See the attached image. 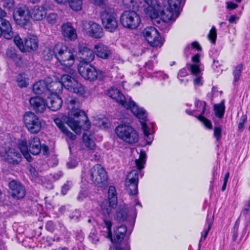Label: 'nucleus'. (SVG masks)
<instances>
[{
	"mask_svg": "<svg viewBox=\"0 0 250 250\" xmlns=\"http://www.w3.org/2000/svg\"><path fill=\"white\" fill-rule=\"evenodd\" d=\"M6 13L0 8V37L3 35L7 39H11L14 36L11 24L8 21L4 19Z\"/></svg>",
	"mask_w": 250,
	"mask_h": 250,
	"instance_id": "16",
	"label": "nucleus"
},
{
	"mask_svg": "<svg viewBox=\"0 0 250 250\" xmlns=\"http://www.w3.org/2000/svg\"><path fill=\"white\" fill-rule=\"evenodd\" d=\"M143 34L149 44L153 47H161L163 42L155 27L148 26L144 29Z\"/></svg>",
	"mask_w": 250,
	"mask_h": 250,
	"instance_id": "13",
	"label": "nucleus"
},
{
	"mask_svg": "<svg viewBox=\"0 0 250 250\" xmlns=\"http://www.w3.org/2000/svg\"><path fill=\"white\" fill-rule=\"evenodd\" d=\"M78 165V162L75 159H70L66 163V166L69 168H73L75 167Z\"/></svg>",
	"mask_w": 250,
	"mask_h": 250,
	"instance_id": "54",
	"label": "nucleus"
},
{
	"mask_svg": "<svg viewBox=\"0 0 250 250\" xmlns=\"http://www.w3.org/2000/svg\"><path fill=\"white\" fill-rule=\"evenodd\" d=\"M47 14V5L35 6L30 12L31 18L36 21H40L45 18Z\"/></svg>",
	"mask_w": 250,
	"mask_h": 250,
	"instance_id": "24",
	"label": "nucleus"
},
{
	"mask_svg": "<svg viewBox=\"0 0 250 250\" xmlns=\"http://www.w3.org/2000/svg\"><path fill=\"white\" fill-rule=\"evenodd\" d=\"M86 33L90 37L96 38H101L104 35L103 29L100 25L92 21H89L84 25Z\"/></svg>",
	"mask_w": 250,
	"mask_h": 250,
	"instance_id": "21",
	"label": "nucleus"
},
{
	"mask_svg": "<svg viewBox=\"0 0 250 250\" xmlns=\"http://www.w3.org/2000/svg\"><path fill=\"white\" fill-rule=\"evenodd\" d=\"M32 109L37 113H43L45 110V103L44 100L39 96L32 97L29 100Z\"/></svg>",
	"mask_w": 250,
	"mask_h": 250,
	"instance_id": "23",
	"label": "nucleus"
},
{
	"mask_svg": "<svg viewBox=\"0 0 250 250\" xmlns=\"http://www.w3.org/2000/svg\"><path fill=\"white\" fill-rule=\"evenodd\" d=\"M28 80L25 73L19 74L17 77L18 85L21 87H27L29 84Z\"/></svg>",
	"mask_w": 250,
	"mask_h": 250,
	"instance_id": "37",
	"label": "nucleus"
},
{
	"mask_svg": "<svg viewBox=\"0 0 250 250\" xmlns=\"http://www.w3.org/2000/svg\"><path fill=\"white\" fill-rule=\"evenodd\" d=\"M96 5L103 6L104 5L105 0H92Z\"/></svg>",
	"mask_w": 250,
	"mask_h": 250,
	"instance_id": "64",
	"label": "nucleus"
},
{
	"mask_svg": "<svg viewBox=\"0 0 250 250\" xmlns=\"http://www.w3.org/2000/svg\"><path fill=\"white\" fill-rule=\"evenodd\" d=\"M57 21V15L55 13H50L48 15V23L54 24Z\"/></svg>",
	"mask_w": 250,
	"mask_h": 250,
	"instance_id": "53",
	"label": "nucleus"
},
{
	"mask_svg": "<svg viewBox=\"0 0 250 250\" xmlns=\"http://www.w3.org/2000/svg\"><path fill=\"white\" fill-rule=\"evenodd\" d=\"M0 154L10 164L17 165L21 162V153L13 148L1 146L0 147Z\"/></svg>",
	"mask_w": 250,
	"mask_h": 250,
	"instance_id": "15",
	"label": "nucleus"
},
{
	"mask_svg": "<svg viewBox=\"0 0 250 250\" xmlns=\"http://www.w3.org/2000/svg\"><path fill=\"white\" fill-rule=\"evenodd\" d=\"M179 15V9L170 7L167 4H163L162 8L160 5L158 17H160L165 22L175 21Z\"/></svg>",
	"mask_w": 250,
	"mask_h": 250,
	"instance_id": "14",
	"label": "nucleus"
},
{
	"mask_svg": "<svg viewBox=\"0 0 250 250\" xmlns=\"http://www.w3.org/2000/svg\"><path fill=\"white\" fill-rule=\"evenodd\" d=\"M115 250H130V246L127 242H124L121 244H116L114 247Z\"/></svg>",
	"mask_w": 250,
	"mask_h": 250,
	"instance_id": "46",
	"label": "nucleus"
},
{
	"mask_svg": "<svg viewBox=\"0 0 250 250\" xmlns=\"http://www.w3.org/2000/svg\"><path fill=\"white\" fill-rule=\"evenodd\" d=\"M104 224L107 230L106 237L110 239L112 243H118L123 240L127 231L125 226L121 225L116 230H114V238H113L111 232V221L109 220L104 219Z\"/></svg>",
	"mask_w": 250,
	"mask_h": 250,
	"instance_id": "10",
	"label": "nucleus"
},
{
	"mask_svg": "<svg viewBox=\"0 0 250 250\" xmlns=\"http://www.w3.org/2000/svg\"><path fill=\"white\" fill-rule=\"evenodd\" d=\"M188 71L186 68H183L180 69L178 74V78L184 77L188 75Z\"/></svg>",
	"mask_w": 250,
	"mask_h": 250,
	"instance_id": "58",
	"label": "nucleus"
},
{
	"mask_svg": "<svg viewBox=\"0 0 250 250\" xmlns=\"http://www.w3.org/2000/svg\"><path fill=\"white\" fill-rule=\"evenodd\" d=\"M199 54H196L192 58V61L194 64H189L188 69L190 71L191 74L194 75H199L201 74V69L199 68V63H200Z\"/></svg>",
	"mask_w": 250,
	"mask_h": 250,
	"instance_id": "29",
	"label": "nucleus"
},
{
	"mask_svg": "<svg viewBox=\"0 0 250 250\" xmlns=\"http://www.w3.org/2000/svg\"><path fill=\"white\" fill-rule=\"evenodd\" d=\"M155 74L153 77H157L160 79L166 80L168 78V76L162 71L156 72Z\"/></svg>",
	"mask_w": 250,
	"mask_h": 250,
	"instance_id": "55",
	"label": "nucleus"
},
{
	"mask_svg": "<svg viewBox=\"0 0 250 250\" xmlns=\"http://www.w3.org/2000/svg\"><path fill=\"white\" fill-rule=\"evenodd\" d=\"M23 121L27 130L32 134L38 133L41 129V122L37 116L31 111L26 112L23 116Z\"/></svg>",
	"mask_w": 250,
	"mask_h": 250,
	"instance_id": "11",
	"label": "nucleus"
},
{
	"mask_svg": "<svg viewBox=\"0 0 250 250\" xmlns=\"http://www.w3.org/2000/svg\"><path fill=\"white\" fill-rule=\"evenodd\" d=\"M195 106L196 109L194 110V112L197 114L194 116L202 122L206 128L211 129L212 125L210 121L203 116L206 109V103L205 102L197 101L195 103Z\"/></svg>",
	"mask_w": 250,
	"mask_h": 250,
	"instance_id": "17",
	"label": "nucleus"
},
{
	"mask_svg": "<svg viewBox=\"0 0 250 250\" xmlns=\"http://www.w3.org/2000/svg\"><path fill=\"white\" fill-rule=\"evenodd\" d=\"M78 71L80 74L85 79L94 81L97 79L102 80L104 75L102 71L97 70L96 68L89 64H79Z\"/></svg>",
	"mask_w": 250,
	"mask_h": 250,
	"instance_id": "7",
	"label": "nucleus"
},
{
	"mask_svg": "<svg viewBox=\"0 0 250 250\" xmlns=\"http://www.w3.org/2000/svg\"><path fill=\"white\" fill-rule=\"evenodd\" d=\"M63 175V173L62 171H59L58 173L52 175V174H50V176H52V178L55 181L59 179L60 177H61Z\"/></svg>",
	"mask_w": 250,
	"mask_h": 250,
	"instance_id": "60",
	"label": "nucleus"
},
{
	"mask_svg": "<svg viewBox=\"0 0 250 250\" xmlns=\"http://www.w3.org/2000/svg\"><path fill=\"white\" fill-rule=\"evenodd\" d=\"M14 0H3V6L10 8L14 6Z\"/></svg>",
	"mask_w": 250,
	"mask_h": 250,
	"instance_id": "56",
	"label": "nucleus"
},
{
	"mask_svg": "<svg viewBox=\"0 0 250 250\" xmlns=\"http://www.w3.org/2000/svg\"><path fill=\"white\" fill-rule=\"evenodd\" d=\"M63 131L62 132L65 135V136L69 139L71 141H74L76 139V135L74 134L73 133L70 132L67 128L66 127L65 129H63Z\"/></svg>",
	"mask_w": 250,
	"mask_h": 250,
	"instance_id": "50",
	"label": "nucleus"
},
{
	"mask_svg": "<svg viewBox=\"0 0 250 250\" xmlns=\"http://www.w3.org/2000/svg\"><path fill=\"white\" fill-rule=\"evenodd\" d=\"M222 127L221 126H215L214 128L213 135L217 141L221 138Z\"/></svg>",
	"mask_w": 250,
	"mask_h": 250,
	"instance_id": "48",
	"label": "nucleus"
},
{
	"mask_svg": "<svg viewBox=\"0 0 250 250\" xmlns=\"http://www.w3.org/2000/svg\"><path fill=\"white\" fill-rule=\"evenodd\" d=\"M115 133L124 142L129 144H134L139 141V133L132 126L121 124L116 126Z\"/></svg>",
	"mask_w": 250,
	"mask_h": 250,
	"instance_id": "5",
	"label": "nucleus"
},
{
	"mask_svg": "<svg viewBox=\"0 0 250 250\" xmlns=\"http://www.w3.org/2000/svg\"><path fill=\"white\" fill-rule=\"evenodd\" d=\"M47 90V82L44 80L39 81L33 85V91L36 94H42Z\"/></svg>",
	"mask_w": 250,
	"mask_h": 250,
	"instance_id": "31",
	"label": "nucleus"
},
{
	"mask_svg": "<svg viewBox=\"0 0 250 250\" xmlns=\"http://www.w3.org/2000/svg\"><path fill=\"white\" fill-rule=\"evenodd\" d=\"M191 48H195L198 51L201 50V47L197 42H193L191 44Z\"/></svg>",
	"mask_w": 250,
	"mask_h": 250,
	"instance_id": "63",
	"label": "nucleus"
},
{
	"mask_svg": "<svg viewBox=\"0 0 250 250\" xmlns=\"http://www.w3.org/2000/svg\"><path fill=\"white\" fill-rule=\"evenodd\" d=\"M120 22L124 27L134 29L138 27L141 22V19L136 12L128 10L122 13L120 17Z\"/></svg>",
	"mask_w": 250,
	"mask_h": 250,
	"instance_id": "8",
	"label": "nucleus"
},
{
	"mask_svg": "<svg viewBox=\"0 0 250 250\" xmlns=\"http://www.w3.org/2000/svg\"><path fill=\"white\" fill-rule=\"evenodd\" d=\"M62 31L63 36L66 39L72 41L77 38L76 31L70 22L62 24Z\"/></svg>",
	"mask_w": 250,
	"mask_h": 250,
	"instance_id": "26",
	"label": "nucleus"
},
{
	"mask_svg": "<svg viewBox=\"0 0 250 250\" xmlns=\"http://www.w3.org/2000/svg\"><path fill=\"white\" fill-rule=\"evenodd\" d=\"M108 199L110 207L106 209L108 214L111 212L112 208H114L117 205V196L114 186H110L108 190Z\"/></svg>",
	"mask_w": 250,
	"mask_h": 250,
	"instance_id": "25",
	"label": "nucleus"
},
{
	"mask_svg": "<svg viewBox=\"0 0 250 250\" xmlns=\"http://www.w3.org/2000/svg\"><path fill=\"white\" fill-rule=\"evenodd\" d=\"M70 7L75 11H79L82 9V0H68Z\"/></svg>",
	"mask_w": 250,
	"mask_h": 250,
	"instance_id": "41",
	"label": "nucleus"
},
{
	"mask_svg": "<svg viewBox=\"0 0 250 250\" xmlns=\"http://www.w3.org/2000/svg\"><path fill=\"white\" fill-rule=\"evenodd\" d=\"M72 186V183L70 181L66 182L62 187L61 192L63 195L66 194L67 191Z\"/></svg>",
	"mask_w": 250,
	"mask_h": 250,
	"instance_id": "49",
	"label": "nucleus"
},
{
	"mask_svg": "<svg viewBox=\"0 0 250 250\" xmlns=\"http://www.w3.org/2000/svg\"><path fill=\"white\" fill-rule=\"evenodd\" d=\"M14 42L17 46L22 52H25V48L24 47V43L23 44L21 39L19 36H16L14 39Z\"/></svg>",
	"mask_w": 250,
	"mask_h": 250,
	"instance_id": "43",
	"label": "nucleus"
},
{
	"mask_svg": "<svg viewBox=\"0 0 250 250\" xmlns=\"http://www.w3.org/2000/svg\"><path fill=\"white\" fill-rule=\"evenodd\" d=\"M9 188L11 196L15 199H21L26 194L24 186L19 181L13 180L9 183Z\"/></svg>",
	"mask_w": 250,
	"mask_h": 250,
	"instance_id": "18",
	"label": "nucleus"
},
{
	"mask_svg": "<svg viewBox=\"0 0 250 250\" xmlns=\"http://www.w3.org/2000/svg\"><path fill=\"white\" fill-rule=\"evenodd\" d=\"M107 95L115 100L118 103L126 109H130L133 115L139 120L145 136L146 144L150 145L153 138L149 137L150 134L149 129L146 124L147 113L143 108L139 107L132 100L127 103L124 95L117 88L111 87L107 91Z\"/></svg>",
	"mask_w": 250,
	"mask_h": 250,
	"instance_id": "3",
	"label": "nucleus"
},
{
	"mask_svg": "<svg viewBox=\"0 0 250 250\" xmlns=\"http://www.w3.org/2000/svg\"><path fill=\"white\" fill-rule=\"evenodd\" d=\"M65 103L69 110L68 117L62 116L68 125L76 133L80 134L81 130H87L91 126L85 113L80 110V103L76 98L69 96L66 98Z\"/></svg>",
	"mask_w": 250,
	"mask_h": 250,
	"instance_id": "2",
	"label": "nucleus"
},
{
	"mask_svg": "<svg viewBox=\"0 0 250 250\" xmlns=\"http://www.w3.org/2000/svg\"><path fill=\"white\" fill-rule=\"evenodd\" d=\"M78 51L79 54L82 55L79 64H89L95 57V52L84 44L79 45Z\"/></svg>",
	"mask_w": 250,
	"mask_h": 250,
	"instance_id": "20",
	"label": "nucleus"
},
{
	"mask_svg": "<svg viewBox=\"0 0 250 250\" xmlns=\"http://www.w3.org/2000/svg\"><path fill=\"white\" fill-rule=\"evenodd\" d=\"M19 147L24 158L27 161L31 162L32 158L29 154L30 151L28 150L27 141L26 140L21 141L19 143Z\"/></svg>",
	"mask_w": 250,
	"mask_h": 250,
	"instance_id": "32",
	"label": "nucleus"
},
{
	"mask_svg": "<svg viewBox=\"0 0 250 250\" xmlns=\"http://www.w3.org/2000/svg\"><path fill=\"white\" fill-rule=\"evenodd\" d=\"M50 79V78L48 77V92L54 91L55 93L52 94L50 97H48V100H49V105L48 104V108L52 111H56L61 108L62 104V100L61 97L57 94V92L62 91L63 85H62L61 90H59L61 86H59V87L58 88L57 86L54 85L55 82L51 83Z\"/></svg>",
	"mask_w": 250,
	"mask_h": 250,
	"instance_id": "6",
	"label": "nucleus"
},
{
	"mask_svg": "<svg viewBox=\"0 0 250 250\" xmlns=\"http://www.w3.org/2000/svg\"><path fill=\"white\" fill-rule=\"evenodd\" d=\"M50 56H54L62 65L65 66L64 70L68 74H62L61 77L60 82H55L54 83L58 88L62 85L68 91L77 94L82 95L85 93L84 87L76 80L77 74L76 71L71 68L74 63L75 58L70 49H68L62 43L56 44L49 50Z\"/></svg>",
	"mask_w": 250,
	"mask_h": 250,
	"instance_id": "1",
	"label": "nucleus"
},
{
	"mask_svg": "<svg viewBox=\"0 0 250 250\" xmlns=\"http://www.w3.org/2000/svg\"><path fill=\"white\" fill-rule=\"evenodd\" d=\"M113 10L110 8H106L101 14L102 24L108 31L113 32L118 27V22Z\"/></svg>",
	"mask_w": 250,
	"mask_h": 250,
	"instance_id": "9",
	"label": "nucleus"
},
{
	"mask_svg": "<svg viewBox=\"0 0 250 250\" xmlns=\"http://www.w3.org/2000/svg\"><path fill=\"white\" fill-rule=\"evenodd\" d=\"M83 140L86 147L91 150L94 149L96 145L92 140V135L91 134H87V133H83Z\"/></svg>",
	"mask_w": 250,
	"mask_h": 250,
	"instance_id": "34",
	"label": "nucleus"
},
{
	"mask_svg": "<svg viewBox=\"0 0 250 250\" xmlns=\"http://www.w3.org/2000/svg\"><path fill=\"white\" fill-rule=\"evenodd\" d=\"M27 146L30 152L34 155H38L41 152L42 149L43 155L47 154V146H42L40 139L37 137L31 138L29 140Z\"/></svg>",
	"mask_w": 250,
	"mask_h": 250,
	"instance_id": "19",
	"label": "nucleus"
},
{
	"mask_svg": "<svg viewBox=\"0 0 250 250\" xmlns=\"http://www.w3.org/2000/svg\"><path fill=\"white\" fill-rule=\"evenodd\" d=\"M114 217L115 219L119 222H124L126 220L127 217L126 208L125 207H119Z\"/></svg>",
	"mask_w": 250,
	"mask_h": 250,
	"instance_id": "33",
	"label": "nucleus"
},
{
	"mask_svg": "<svg viewBox=\"0 0 250 250\" xmlns=\"http://www.w3.org/2000/svg\"><path fill=\"white\" fill-rule=\"evenodd\" d=\"M81 212L79 210L75 209L69 215V218L71 220L78 221L81 218Z\"/></svg>",
	"mask_w": 250,
	"mask_h": 250,
	"instance_id": "47",
	"label": "nucleus"
},
{
	"mask_svg": "<svg viewBox=\"0 0 250 250\" xmlns=\"http://www.w3.org/2000/svg\"><path fill=\"white\" fill-rule=\"evenodd\" d=\"M227 7L230 10H233L238 7L237 4L234 3L231 1H228L226 2Z\"/></svg>",
	"mask_w": 250,
	"mask_h": 250,
	"instance_id": "59",
	"label": "nucleus"
},
{
	"mask_svg": "<svg viewBox=\"0 0 250 250\" xmlns=\"http://www.w3.org/2000/svg\"><path fill=\"white\" fill-rule=\"evenodd\" d=\"M94 50L96 56L103 59H108L113 53L109 46L101 43L94 45Z\"/></svg>",
	"mask_w": 250,
	"mask_h": 250,
	"instance_id": "22",
	"label": "nucleus"
},
{
	"mask_svg": "<svg viewBox=\"0 0 250 250\" xmlns=\"http://www.w3.org/2000/svg\"><path fill=\"white\" fill-rule=\"evenodd\" d=\"M25 51L36 50L38 47V41L36 36H30L24 40Z\"/></svg>",
	"mask_w": 250,
	"mask_h": 250,
	"instance_id": "28",
	"label": "nucleus"
},
{
	"mask_svg": "<svg viewBox=\"0 0 250 250\" xmlns=\"http://www.w3.org/2000/svg\"><path fill=\"white\" fill-rule=\"evenodd\" d=\"M198 76V75H197ZM194 83L195 85H202V83L201 82V77H200V74L199 75V77H196L194 79Z\"/></svg>",
	"mask_w": 250,
	"mask_h": 250,
	"instance_id": "62",
	"label": "nucleus"
},
{
	"mask_svg": "<svg viewBox=\"0 0 250 250\" xmlns=\"http://www.w3.org/2000/svg\"><path fill=\"white\" fill-rule=\"evenodd\" d=\"M247 121V117L246 115H242L240 118V121L238 124V129L242 132L245 128V124Z\"/></svg>",
	"mask_w": 250,
	"mask_h": 250,
	"instance_id": "45",
	"label": "nucleus"
},
{
	"mask_svg": "<svg viewBox=\"0 0 250 250\" xmlns=\"http://www.w3.org/2000/svg\"><path fill=\"white\" fill-rule=\"evenodd\" d=\"M250 208V201L248 202V203L245 206V207L242 210L241 215L246 216L248 214Z\"/></svg>",
	"mask_w": 250,
	"mask_h": 250,
	"instance_id": "57",
	"label": "nucleus"
},
{
	"mask_svg": "<svg viewBox=\"0 0 250 250\" xmlns=\"http://www.w3.org/2000/svg\"><path fill=\"white\" fill-rule=\"evenodd\" d=\"M91 180L96 186L102 187L106 183L107 175L104 168L99 164H97L90 170Z\"/></svg>",
	"mask_w": 250,
	"mask_h": 250,
	"instance_id": "12",
	"label": "nucleus"
},
{
	"mask_svg": "<svg viewBox=\"0 0 250 250\" xmlns=\"http://www.w3.org/2000/svg\"><path fill=\"white\" fill-rule=\"evenodd\" d=\"M54 122L57 126L60 129L62 132L63 131V129H65L66 128V127L64 125L62 121L59 118L55 119Z\"/></svg>",
	"mask_w": 250,
	"mask_h": 250,
	"instance_id": "51",
	"label": "nucleus"
},
{
	"mask_svg": "<svg viewBox=\"0 0 250 250\" xmlns=\"http://www.w3.org/2000/svg\"><path fill=\"white\" fill-rule=\"evenodd\" d=\"M148 6L150 9V17L151 19H156L159 16V4L157 0H143Z\"/></svg>",
	"mask_w": 250,
	"mask_h": 250,
	"instance_id": "27",
	"label": "nucleus"
},
{
	"mask_svg": "<svg viewBox=\"0 0 250 250\" xmlns=\"http://www.w3.org/2000/svg\"><path fill=\"white\" fill-rule=\"evenodd\" d=\"M212 224V221L211 220H209L208 219H207L206 227L207 228H205L203 232L201 233V237L199 243V248H200L201 247V243L202 240H204L206 239V237L208 236V233L210 229L211 225Z\"/></svg>",
	"mask_w": 250,
	"mask_h": 250,
	"instance_id": "38",
	"label": "nucleus"
},
{
	"mask_svg": "<svg viewBox=\"0 0 250 250\" xmlns=\"http://www.w3.org/2000/svg\"><path fill=\"white\" fill-rule=\"evenodd\" d=\"M225 106L224 102L220 104H216L214 106V110L216 116L219 118H222L225 113Z\"/></svg>",
	"mask_w": 250,
	"mask_h": 250,
	"instance_id": "39",
	"label": "nucleus"
},
{
	"mask_svg": "<svg viewBox=\"0 0 250 250\" xmlns=\"http://www.w3.org/2000/svg\"><path fill=\"white\" fill-rule=\"evenodd\" d=\"M146 161L145 152L141 151L139 159L135 160V165L137 169H132L127 175L125 182V189L130 195H136L138 193V185L139 175L143 176L140 170L144 168Z\"/></svg>",
	"mask_w": 250,
	"mask_h": 250,
	"instance_id": "4",
	"label": "nucleus"
},
{
	"mask_svg": "<svg viewBox=\"0 0 250 250\" xmlns=\"http://www.w3.org/2000/svg\"><path fill=\"white\" fill-rule=\"evenodd\" d=\"M14 20L17 24L23 27L25 29H29L31 27V23L29 21L30 15L20 16L18 18L13 15Z\"/></svg>",
	"mask_w": 250,
	"mask_h": 250,
	"instance_id": "30",
	"label": "nucleus"
},
{
	"mask_svg": "<svg viewBox=\"0 0 250 250\" xmlns=\"http://www.w3.org/2000/svg\"><path fill=\"white\" fill-rule=\"evenodd\" d=\"M122 2L126 8H129L132 5L133 0H122Z\"/></svg>",
	"mask_w": 250,
	"mask_h": 250,
	"instance_id": "61",
	"label": "nucleus"
},
{
	"mask_svg": "<svg viewBox=\"0 0 250 250\" xmlns=\"http://www.w3.org/2000/svg\"><path fill=\"white\" fill-rule=\"evenodd\" d=\"M6 55L7 57L12 59L14 61H18L21 60V56L17 54L16 50L13 47L8 48L6 51Z\"/></svg>",
	"mask_w": 250,
	"mask_h": 250,
	"instance_id": "40",
	"label": "nucleus"
},
{
	"mask_svg": "<svg viewBox=\"0 0 250 250\" xmlns=\"http://www.w3.org/2000/svg\"><path fill=\"white\" fill-rule=\"evenodd\" d=\"M181 0H163V4L179 9Z\"/></svg>",
	"mask_w": 250,
	"mask_h": 250,
	"instance_id": "42",
	"label": "nucleus"
},
{
	"mask_svg": "<svg viewBox=\"0 0 250 250\" xmlns=\"http://www.w3.org/2000/svg\"><path fill=\"white\" fill-rule=\"evenodd\" d=\"M208 37L212 43L214 44L215 43L217 37V33L216 28L214 26L212 27L208 35Z\"/></svg>",
	"mask_w": 250,
	"mask_h": 250,
	"instance_id": "44",
	"label": "nucleus"
},
{
	"mask_svg": "<svg viewBox=\"0 0 250 250\" xmlns=\"http://www.w3.org/2000/svg\"><path fill=\"white\" fill-rule=\"evenodd\" d=\"M13 15H15V17L18 18H20V15L24 16L30 15V12L25 5H21L17 7Z\"/></svg>",
	"mask_w": 250,
	"mask_h": 250,
	"instance_id": "35",
	"label": "nucleus"
},
{
	"mask_svg": "<svg viewBox=\"0 0 250 250\" xmlns=\"http://www.w3.org/2000/svg\"><path fill=\"white\" fill-rule=\"evenodd\" d=\"M49 164L48 166H50L51 167H54L58 165V160L55 155L51 156L49 159Z\"/></svg>",
	"mask_w": 250,
	"mask_h": 250,
	"instance_id": "52",
	"label": "nucleus"
},
{
	"mask_svg": "<svg viewBox=\"0 0 250 250\" xmlns=\"http://www.w3.org/2000/svg\"><path fill=\"white\" fill-rule=\"evenodd\" d=\"M244 65L242 63H239L234 67L233 71V75L234 77V82H237L240 80L242 76V73L243 70Z\"/></svg>",
	"mask_w": 250,
	"mask_h": 250,
	"instance_id": "36",
	"label": "nucleus"
}]
</instances>
